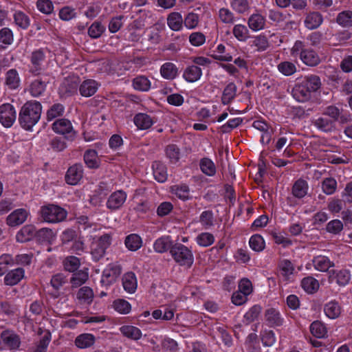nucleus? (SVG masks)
Segmentation results:
<instances>
[{
    "label": "nucleus",
    "instance_id": "7",
    "mask_svg": "<svg viewBox=\"0 0 352 352\" xmlns=\"http://www.w3.org/2000/svg\"><path fill=\"white\" fill-rule=\"evenodd\" d=\"M80 78L78 76H68L58 88V94L61 98H67L77 94L79 89Z\"/></svg>",
    "mask_w": 352,
    "mask_h": 352
},
{
    "label": "nucleus",
    "instance_id": "51",
    "mask_svg": "<svg viewBox=\"0 0 352 352\" xmlns=\"http://www.w3.org/2000/svg\"><path fill=\"white\" fill-rule=\"evenodd\" d=\"M199 221L206 230L211 228L214 225L213 212L210 210L203 211L199 215Z\"/></svg>",
    "mask_w": 352,
    "mask_h": 352
},
{
    "label": "nucleus",
    "instance_id": "53",
    "mask_svg": "<svg viewBox=\"0 0 352 352\" xmlns=\"http://www.w3.org/2000/svg\"><path fill=\"white\" fill-rule=\"evenodd\" d=\"M202 75L201 67H186L184 72V78L190 82L198 80Z\"/></svg>",
    "mask_w": 352,
    "mask_h": 352
},
{
    "label": "nucleus",
    "instance_id": "20",
    "mask_svg": "<svg viewBox=\"0 0 352 352\" xmlns=\"http://www.w3.org/2000/svg\"><path fill=\"white\" fill-rule=\"evenodd\" d=\"M152 170L154 179L159 183H164L168 179V168L161 161H154L152 164Z\"/></svg>",
    "mask_w": 352,
    "mask_h": 352
},
{
    "label": "nucleus",
    "instance_id": "47",
    "mask_svg": "<svg viewBox=\"0 0 352 352\" xmlns=\"http://www.w3.org/2000/svg\"><path fill=\"white\" fill-rule=\"evenodd\" d=\"M184 20L180 13L172 12L167 18V23L169 28L173 31H178L182 29Z\"/></svg>",
    "mask_w": 352,
    "mask_h": 352
},
{
    "label": "nucleus",
    "instance_id": "10",
    "mask_svg": "<svg viewBox=\"0 0 352 352\" xmlns=\"http://www.w3.org/2000/svg\"><path fill=\"white\" fill-rule=\"evenodd\" d=\"M121 272L122 267L119 264L109 263L102 272L100 283L102 285L109 286L116 281Z\"/></svg>",
    "mask_w": 352,
    "mask_h": 352
},
{
    "label": "nucleus",
    "instance_id": "57",
    "mask_svg": "<svg viewBox=\"0 0 352 352\" xmlns=\"http://www.w3.org/2000/svg\"><path fill=\"white\" fill-rule=\"evenodd\" d=\"M77 298L84 303L90 305L94 298L93 290L87 286L81 287L77 293Z\"/></svg>",
    "mask_w": 352,
    "mask_h": 352
},
{
    "label": "nucleus",
    "instance_id": "52",
    "mask_svg": "<svg viewBox=\"0 0 352 352\" xmlns=\"http://www.w3.org/2000/svg\"><path fill=\"white\" fill-rule=\"evenodd\" d=\"M6 84L10 89H16L20 85V78L15 69H11L6 73Z\"/></svg>",
    "mask_w": 352,
    "mask_h": 352
},
{
    "label": "nucleus",
    "instance_id": "8",
    "mask_svg": "<svg viewBox=\"0 0 352 352\" xmlns=\"http://www.w3.org/2000/svg\"><path fill=\"white\" fill-rule=\"evenodd\" d=\"M351 279V272L349 269H333L329 272V283H336L339 287H344L349 285Z\"/></svg>",
    "mask_w": 352,
    "mask_h": 352
},
{
    "label": "nucleus",
    "instance_id": "2",
    "mask_svg": "<svg viewBox=\"0 0 352 352\" xmlns=\"http://www.w3.org/2000/svg\"><path fill=\"white\" fill-rule=\"evenodd\" d=\"M320 78L316 75H311L292 88V95L296 101L305 102L310 100L312 95L320 88Z\"/></svg>",
    "mask_w": 352,
    "mask_h": 352
},
{
    "label": "nucleus",
    "instance_id": "60",
    "mask_svg": "<svg viewBox=\"0 0 352 352\" xmlns=\"http://www.w3.org/2000/svg\"><path fill=\"white\" fill-rule=\"evenodd\" d=\"M14 265V261L11 254H3L0 256V276H3L9 267Z\"/></svg>",
    "mask_w": 352,
    "mask_h": 352
},
{
    "label": "nucleus",
    "instance_id": "13",
    "mask_svg": "<svg viewBox=\"0 0 352 352\" xmlns=\"http://www.w3.org/2000/svg\"><path fill=\"white\" fill-rule=\"evenodd\" d=\"M83 176V166L81 164H75L71 166L65 175V182L72 186L78 184Z\"/></svg>",
    "mask_w": 352,
    "mask_h": 352
},
{
    "label": "nucleus",
    "instance_id": "17",
    "mask_svg": "<svg viewBox=\"0 0 352 352\" xmlns=\"http://www.w3.org/2000/svg\"><path fill=\"white\" fill-rule=\"evenodd\" d=\"M266 324L270 327H277L283 325L284 318L280 311L275 308H269L265 311Z\"/></svg>",
    "mask_w": 352,
    "mask_h": 352
},
{
    "label": "nucleus",
    "instance_id": "6",
    "mask_svg": "<svg viewBox=\"0 0 352 352\" xmlns=\"http://www.w3.org/2000/svg\"><path fill=\"white\" fill-rule=\"evenodd\" d=\"M111 239L110 234H104L91 243V254L94 261L97 262L104 257L106 250L111 244Z\"/></svg>",
    "mask_w": 352,
    "mask_h": 352
},
{
    "label": "nucleus",
    "instance_id": "62",
    "mask_svg": "<svg viewBox=\"0 0 352 352\" xmlns=\"http://www.w3.org/2000/svg\"><path fill=\"white\" fill-rule=\"evenodd\" d=\"M270 234L274 243L277 245H281L283 248H287L292 245V241L285 237L281 232L272 230Z\"/></svg>",
    "mask_w": 352,
    "mask_h": 352
},
{
    "label": "nucleus",
    "instance_id": "12",
    "mask_svg": "<svg viewBox=\"0 0 352 352\" xmlns=\"http://www.w3.org/2000/svg\"><path fill=\"white\" fill-rule=\"evenodd\" d=\"M127 198V194L122 190H118L108 197L106 206L111 211H116L122 208Z\"/></svg>",
    "mask_w": 352,
    "mask_h": 352
},
{
    "label": "nucleus",
    "instance_id": "49",
    "mask_svg": "<svg viewBox=\"0 0 352 352\" xmlns=\"http://www.w3.org/2000/svg\"><path fill=\"white\" fill-rule=\"evenodd\" d=\"M321 188L324 194L331 195L334 194L337 190V181L331 177L324 178L321 182Z\"/></svg>",
    "mask_w": 352,
    "mask_h": 352
},
{
    "label": "nucleus",
    "instance_id": "50",
    "mask_svg": "<svg viewBox=\"0 0 352 352\" xmlns=\"http://www.w3.org/2000/svg\"><path fill=\"white\" fill-rule=\"evenodd\" d=\"M200 169L203 173L208 176H214L216 173V166L212 160L208 157H204L199 162Z\"/></svg>",
    "mask_w": 352,
    "mask_h": 352
},
{
    "label": "nucleus",
    "instance_id": "63",
    "mask_svg": "<svg viewBox=\"0 0 352 352\" xmlns=\"http://www.w3.org/2000/svg\"><path fill=\"white\" fill-rule=\"evenodd\" d=\"M230 6L239 14H244L250 9L248 0H231Z\"/></svg>",
    "mask_w": 352,
    "mask_h": 352
},
{
    "label": "nucleus",
    "instance_id": "19",
    "mask_svg": "<svg viewBox=\"0 0 352 352\" xmlns=\"http://www.w3.org/2000/svg\"><path fill=\"white\" fill-rule=\"evenodd\" d=\"M49 80L50 79L47 76H42L32 81L29 90L30 95L34 98L42 96L46 89V86Z\"/></svg>",
    "mask_w": 352,
    "mask_h": 352
},
{
    "label": "nucleus",
    "instance_id": "29",
    "mask_svg": "<svg viewBox=\"0 0 352 352\" xmlns=\"http://www.w3.org/2000/svg\"><path fill=\"white\" fill-rule=\"evenodd\" d=\"M96 342V337L89 333L78 335L74 340V344L78 349H87L92 346Z\"/></svg>",
    "mask_w": 352,
    "mask_h": 352
},
{
    "label": "nucleus",
    "instance_id": "14",
    "mask_svg": "<svg viewBox=\"0 0 352 352\" xmlns=\"http://www.w3.org/2000/svg\"><path fill=\"white\" fill-rule=\"evenodd\" d=\"M30 212L25 208H18L12 211L6 218V223L10 227L23 224L28 219Z\"/></svg>",
    "mask_w": 352,
    "mask_h": 352
},
{
    "label": "nucleus",
    "instance_id": "21",
    "mask_svg": "<svg viewBox=\"0 0 352 352\" xmlns=\"http://www.w3.org/2000/svg\"><path fill=\"white\" fill-rule=\"evenodd\" d=\"M100 86V84L96 80H85L79 86L80 94L83 97H91L96 93Z\"/></svg>",
    "mask_w": 352,
    "mask_h": 352
},
{
    "label": "nucleus",
    "instance_id": "3",
    "mask_svg": "<svg viewBox=\"0 0 352 352\" xmlns=\"http://www.w3.org/2000/svg\"><path fill=\"white\" fill-rule=\"evenodd\" d=\"M68 212L64 208L54 204L42 206L39 210L41 219L47 223H59L66 220Z\"/></svg>",
    "mask_w": 352,
    "mask_h": 352
},
{
    "label": "nucleus",
    "instance_id": "37",
    "mask_svg": "<svg viewBox=\"0 0 352 352\" xmlns=\"http://www.w3.org/2000/svg\"><path fill=\"white\" fill-rule=\"evenodd\" d=\"M65 107L63 104L58 102L53 104L47 111V120L50 122L63 116L65 113Z\"/></svg>",
    "mask_w": 352,
    "mask_h": 352
},
{
    "label": "nucleus",
    "instance_id": "18",
    "mask_svg": "<svg viewBox=\"0 0 352 352\" xmlns=\"http://www.w3.org/2000/svg\"><path fill=\"white\" fill-rule=\"evenodd\" d=\"M156 122V119L145 113H138L133 117V123L139 130H147Z\"/></svg>",
    "mask_w": 352,
    "mask_h": 352
},
{
    "label": "nucleus",
    "instance_id": "46",
    "mask_svg": "<svg viewBox=\"0 0 352 352\" xmlns=\"http://www.w3.org/2000/svg\"><path fill=\"white\" fill-rule=\"evenodd\" d=\"M113 309L120 314L126 315L131 311V305L126 300L118 298L113 300L112 304Z\"/></svg>",
    "mask_w": 352,
    "mask_h": 352
},
{
    "label": "nucleus",
    "instance_id": "24",
    "mask_svg": "<svg viewBox=\"0 0 352 352\" xmlns=\"http://www.w3.org/2000/svg\"><path fill=\"white\" fill-rule=\"evenodd\" d=\"M170 192L179 199L186 201L192 199L189 186L184 183L173 185L170 187Z\"/></svg>",
    "mask_w": 352,
    "mask_h": 352
},
{
    "label": "nucleus",
    "instance_id": "55",
    "mask_svg": "<svg viewBox=\"0 0 352 352\" xmlns=\"http://www.w3.org/2000/svg\"><path fill=\"white\" fill-rule=\"evenodd\" d=\"M15 24L21 29L26 30L30 26V17L22 11H16L14 14Z\"/></svg>",
    "mask_w": 352,
    "mask_h": 352
},
{
    "label": "nucleus",
    "instance_id": "42",
    "mask_svg": "<svg viewBox=\"0 0 352 352\" xmlns=\"http://www.w3.org/2000/svg\"><path fill=\"white\" fill-rule=\"evenodd\" d=\"M133 87L140 91H148L151 89V82L144 76H138L132 81Z\"/></svg>",
    "mask_w": 352,
    "mask_h": 352
},
{
    "label": "nucleus",
    "instance_id": "33",
    "mask_svg": "<svg viewBox=\"0 0 352 352\" xmlns=\"http://www.w3.org/2000/svg\"><path fill=\"white\" fill-rule=\"evenodd\" d=\"M265 22V17L258 13L251 14L248 20V26L253 31H258L264 29Z\"/></svg>",
    "mask_w": 352,
    "mask_h": 352
},
{
    "label": "nucleus",
    "instance_id": "59",
    "mask_svg": "<svg viewBox=\"0 0 352 352\" xmlns=\"http://www.w3.org/2000/svg\"><path fill=\"white\" fill-rule=\"evenodd\" d=\"M243 118L239 117L229 119L220 127V130L223 133H229L233 129L241 126L243 124Z\"/></svg>",
    "mask_w": 352,
    "mask_h": 352
},
{
    "label": "nucleus",
    "instance_id": "35",
    "mask_svg": "<svg viewBox=\"0 0 352 352\" xmlns=\"http://www.w3.org/2000/svg\"><path fill=\"white\" fill-rule=\"evenodd\" d=\"M262 311V307L260 305H254L251 307L248 311L244 314L243 322L245 324L257 320Z\"/></svg>",
    "mask_w": 352,
    "mask_h": 352
},
{
    "label": "nucleus",
    "instance_id": "25",
    "mask_svg": "<svg viewBox=\"0 0 352 352\" xmlns=\"http://www.w3.org/2000/svg\"><path fill=\"white\" fill-rule=\"evenodd\" d=\"M25 270L18 267L8 272L4 277V283L6 285L13 286L19 283L24 277Z\"/></svg>",
    "mask_w": 352,
    "mask_h": 352
},
{
    "label": "nucleus",
    "instance_id": "31",
    "mask_svg": "<svg viewBox=\"0 0 352 352\" xmlns=\"http://www.w3.org/2000/svg\"><path fill=\"white\" fill-rule=\"evenodd\" d=\"M309 330L312 336L316 338L323 339L327 337V328L325 324L320 320L312 322Z\"/></svg>",
    "mask_w": 352,
    "mask_h": 352
},
{
    "label": "nucleus",
    "instance_id": "40",
    "mask_svg": "<svg viewBox=\"0 0 352 352\" xmlns=\"http://www.w3.org/2000/svg\"><path fill=\"white\" fill-rule=\"evenodd\" d=\"M120 330L124 336L134 340L140 339L142 336L141 330L132 325H124L120 327Z\"/></svg>",
    "mask_w": 352,
    "mask_h": 352
},
{
    "label": "nucleus",
    "instance_id": "54",
    "mask_svg": "<svg viewBox=\"0 0 352 352\" xmlns=\"http://www.w3.org/2000/svg\"><path fill=\"white\" fill-rule=\"evenodd\" d=\"M214 236L210 232H201L195 238V241L200 247L207 248L212 245L214 242Z\"/></svg>",
    "mask_w": 352,
    "mask_h": 352
},
{
    "label": "nucleus",
    "instance_id": "44",
    "mask_svg": "<svg viewBox=\"0 0 352 352\" xmlns=\"http://www.w3.org/2000/svg\"><path fill=\"white\" fill-rule=\"evenodd\" d=\"M236 93V86L234 82L228 83L224 88L221 96V102L227 105L235 98Z\"/></svg>",
    "mask_w": 352,
    "mask_h": 352
},
{
    "label": "nucleus",
    "instance_id": "39",
    "mask_svg": "<svg viewBox=\"0 0 352 352\" xmlns=\"http://www.w3.org/2000/svg\"><path fill=\"white\" fill-rule=\"evenodd\" d=\"M319 282L312 276H307L302 279L301 287L308 294H314L319 289Z\"/></svg>",
    "mask_w": 352,
    "mask_h": 352
},
{
    "label": "nucleus",
    "instance_id": "4",
    "mask_svg": "<svg viewBox=\"0 0 352 352\" xmlns=\"http://www.w3.org/2000/svg\"><path fill=\"white\" fill-rule=\"evenodd\" d=\"M170 256L177 264L186 269H190L194 263L192 249L181 243H175L170 250Z\"/></svg>",
    "mask_w": 352,
    "mask_h": 352
},
{
    "label": "nucleus",
    "instance_id": "30",
    "mask_svg": "<svg viewBox=\"0 0 352 352\" xmlns=\"http://www.w3.org/2000/svg\"><path fill=\"white\" fill-rule=\"evenodd\" d=\"M83 160L86 166L91 169H96L100 165L98 152L94 149H87L84 153Z\"/></svg>",
    "mask_w": 352,
    "mask_h": 352
},
{
    "label": "nucleus",
    "instance_id": "27",
    "mask_svg": "<svg viewBox=\"0 0 352 352\" xmlns=\"http://www.w3.org/2000/svg\"><path fill=\"white\" fill-rule=\"evenodd\" d=\"M278 268L283 280L287 283L292 281V276L295 270L293 263L288 259H283L279 262Z\"/></svg>",
    "mask_w": 352,
    "mask_h": 352
},
{
    "label": "nucleus",
    "instance_id": "34",
    "mask_svg": "<svg viewBox=\"0 0 352 352\" xmlns=\"http://www.w3.org/2000/svg\"><path fill=\"white\" fill-rule=\"evenodd\" d=\"M55 234L53 230L48 228L36 230L35 239L41 243H51Z\"/></svg>",
    "mask_w": 352,
    "mask_h": 352
},
{
    "label": "nucleus",
    "instance_id": "22",
    "mask_svg": "<svg viewBox=\"0 0 352 352\" xmlns=\"http://www.w3.org/2000/svg\"><path fill=\"white\" fill-rule=\"evenodd\" d=\"M36 227L32 224L23 226L16 234V240L19 243H25L35 238Z\"/></svg>",
    "mask_w": 352,
    "mask_h": 352
},
{
    "label": "nucleus",
    "instance_id": "48",
    "mask_svg": "<svg viewBox=\"0 0 352 352\" xmlns=\"http://www.w3.org/2000/svg\"><path fill=\"white\" fill-rule=\"evenodd\" d=\"M70 283L73 287H78L84 284L89 277V274L85 270H77L73 272Z\"/></svg>",
    "mask_w": 352,
    "mask_h": 352
},
{
    "label": "nucleus",
    "instance_id": "9",
    "mask_svg": "<svg viewBox=\"0 0 352 352\" xmlns=\"http://www.w3.org/2000/svg\"><path fill=\"white\" fill-rule=\"evenodd\" d=\"M6 350L15 352L19 350L21 344L20 336L13 330L6 329L0 333Z\"/></svg>",
    "mask_w": 352,
    "mask_h": 352
},
{
    "label": "nucleus",
    "instance_id": "1",
    "mask_svg": "<svg viewBox=\"0 0 352 352\" xmlns=\"http://www.w3.org/2000/svg\"><path fill=\"white\" fill-rule=\"evenodd\" d=\"M42 112V105L36 100L27 101L21 107L19 113L20 126L25 131H32V128L39 121Z\"/></svg>",
    "mask_w": 352,
    "mask_h": 352
},
{
    "label": "nucleus",
    "instance_id": "16",
    "mask_svg": "<svg viewBox=\"0 0 352 352\" xmlns=\"http://www.w3.org/2000/svg\"><path fill=\"white\" fill-rule=\"evenodd\" d=\"M122 286L124 292L129 294L135 293L138 289V279L133 272H127L122 276Z\"/></svg>",
    "mask_w": 352,
    "mask_h": 352
},
{
    "label": "nucleus",
    "instance_id": "32",
    "mask_svg": "<svg viewBox=\"0 0 352 352\" xmlns=\"http://www.w3.org/2000/svg\"><path fill=\"white\" fill-rule=\"evenodd\" d=\"M322 15L318 12H311L307 14L305 25L309 30L318 28L322 23Z\"/></svg>",
    "mask_w": 352,
    "mask_h": 352
},
{
    "label": "nucleus",
    "instance_id": "15",
    "mask_svg": "<svg viewBox=\"0 0 352 352\" xmlns=\"http://www.w3.org/2000/svg\"><path fill=\"white\" fill-rule=\"evenodd\" d=\"M314 269L320 272H328L331 267L335 266V263L328 256L324 255H317L313 257L311 260Z\"/></svg>",
    "mask_w": 352,
    "mask_h": 352
},
{
    "label": "nucleus",
    "instance_id": "58",
    "mask_svg": "<svg viewBox=\"0 0 352 352\" xmlns=\"http://www.w3.org/2000/svg\"><path fill=\"white\" fill-rule=\"evenodd\" d=\"M80 265V259L75 256H67L63 261L64 269L69 272H75Z\"/></svg>",
    "mask_w": 352,
    "mask_h": 352
},
{
    "label": "nucleus",
    "instance_id": "41",
    "mask_svg": "<svg viewBox=\"0 0 352 352\" xmlns=\"http://www.w3.org/2000/svg\"><path fill=\"white\" fill-rule=\"evenodd\" d=\"M300 58L307 66H317L320 63V59L318 55L313 50H305L301 52L300 54Z\"/></svg>",
    "mask_w": 352,
    "mask_h": 352
},
{
    "label": "nucleus",
    "instance_id": "5",
    "mask_svg": "<svg viewBox=\"0 0 352 352\" xmlns=\"http://www.w3.org/2000/svg\"><path fill=\"white\" fill-rule=\"evenodd\" d=\"M53 131L63 136L69 142L76 140L78 132L74 129L72 122L67 118H58L52 125Z\"/></svg>",
    "mask_w": 352,
    "mask_h": 352
},
{
    "label": "nucleus",
    "instance_id": "26",
    "mask_svg": "<svg viewBox=\"0 0 352 352\" xmlns=\"http://www.w3.org/2000/svg\"><path fill=\"white\" fill-rule=\"evenodd\" d=\"M324 313L330 319H336L340 314L342 307L336 300H331L324 305Z\"/></svg>",
    "mask_w": 352,
    "mask_h": 352
},
{
    "label": "nucleus",
    "instance_id": "36",
    "mask_svg": "<svg viewBox=\"0 0 352 352\" xmlns=\"http://www.w3.org/2000/svg\"><path fill=\"white\" fill-rule=\"evenodd\" d=\"M124 244L129 250L135 252L142 247V240L138 234H130L126 236Z\"/></svg>",
    "mask_w": 352,
    "mask_h": 352
},
{
    "label": "nucleus",
    "instance_id": "64",
    "mask_svg": "<svg viewBox=\"0 0 352 352\" xmlns=\"http://www.w3.org/2000/svg\"><path fill=\"white\" fill-rule=\"evenodd\" d=\"M238 290L249 296L254 292L252 281L245 277L241 278L238 283Z\"/></svg>",
    "mask_w": 352,
    "mask_h": 352
},
{
    "label": "nucleus",
    "instance_id": "56",
    "mask_svg": "<svg viewBox=\"0 0 352 352\" xmlns=\"http://www.w3.org/2000/svg\"><path fill=\"white\" fill-rule=\"evenodd\" d=\"M336 22L343 28L352 27V11L344 10L340 12L337 15Z\"/></svg>",
    "mask_w": 352,
    "mask_h": 352
},
{
    "label": "nucleus",
    "instance_id": "45",
    "mask_svg": "<svg viewBox=\"0 0 352 352\" xmlns=\"http://www.w3.org/2000/svg\"><path fill=\"white\" fill-rule=\"evenodd\" d=\"M333 120L329 118L327 115L323 113V116L317 118L314 122V125L321 131L327 132L331 131L334 127Z\"/></svg>",
    "mask_w": 352,
    "mask_h": 352
},
{
    "label": "nucleus",
    "instance_id": "11",
    "mask_svg": "<svg viewBox=\"0 0 352 352\" xmlns=\"http://www.w3.org/2000/svg\"><path fill=\"white\" fill-rule=\"evenodd\" d=\"M16 119V111L14 107L10 103H4L0 106V123L6 128L11 127Z\"/></svg>",
    "mask_w": 352,
    "mask_h": 352
},
{
    "label": "nucleus",
    "instance_id": "23",
    "mask_svg": "<svg viewBox=\"0 0 352 352\" xmlns=\"http://www.w3.org/2000/svg\"><path fill=\"white\" fill-rule=\"evenodd\" d=\"M175 243L173 241L170 236H162L156 239L153 244V249L157 253H164L170 250L174 245Z\"/></svg>",
    "mask_w": 352,
    "mask_h": 352
},
{
    "label": "nucleus",
    "instance_id": "43",
    "mask_svg": "<svg viewBox=\"0 0 352 352\" xmlns=\"http://www.w3.org/2000/svg\"><path fill=\"white\" fill-rule=\"evenodd\" d=\"M307 182L302 179H299L293 185L292 194L295 197L300 199L307 195Z\"/></svg>",
    "mask_w": 352,
    "mask_h": 352
},
{
    "label": "nucleus",
    "instance_id": "38",
    "mask_svg": "<svg viewBox=\"0 0 352 352\" xmlns=\"http://www.w3.org/2000/svg\"><path fill=\"white\" fill-rule=\"evenodd\" d=\"M250 248L255 252H261L265 248V241L259 234L252 235L249 239Z\"/></svg>",
    "mask_w": 352,
    "mask_h": 352
},
{
    "label": "nucleus",
    "instance_id": "28",
    "mask_svg": "<svg viewBox=\"0 0 352 352\" xmlns=\"http://www.w3.org/2000/svg\"><path fill=\"white\" fill-rule=\"evenodd\" d=\"M166 157L171 164H176L181 158V149L175 144H169L164 148Z\"/></svg>",
    "mask_w": 352,
    "mask_h": 352
},
{
    "label": "nucleus",
    "instance_id": "61",
    "mask_svg": "<svg viewBox=\"0 0 352 352\" xmlns=\"http://www.w3.org/2000/svg\"><path fill=\"white\" fill-rule=\"evenodd\" d=\"M344 228L343 223L340 219H333L328 222L326 225L325 230L327 232L338 235L342 231Z\"/></svg>",
    "mask_w": 352,
    "mask_h": 352
}]
</instances>
